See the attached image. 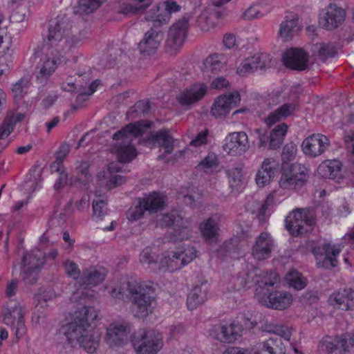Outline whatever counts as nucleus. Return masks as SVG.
<instances>
[{
    "label": "nucleus",
    "instance_id": "1",
    "mask_svg": "<svg viewBox=\"0 0 354 354\" xmlns=\"http://www.w3.org/2000/svg\"><path fill=\"white\" fill-rule=\"evenodd\" d=\"M72 21L66 14L58 15L49 21L46 45L57 53L70 50L80 41L71 33Z\"/></svg>",
    "mask_w": 354,
    "mask_h": 354
},
{
    "label": "nucleus",
    "instance_id": "2",
    "mask_svg": "<svg viewBox=\"0 0 354 354\" xmlns=\"http://www.w3.org/2000/svg\"><path fill=\"white\" fill-rule=\"evenodd\" d=\"M82 306L77 308L71 322L62 327L63 333L69 344L77 343L88 331L91 323L98 317V311L88 302H79Z\"/></svg>",
    "mask_w": 354,
    "mask_h": 354
},
{
    "label": "nucleus",
    "instance_id": "3",
    "mask_svg": "<svg viewBox=\"0 0 354 354\" xmlns=\"http://www.w3.org/2000/svg\"><path fill=\"white\" fill-rule=\"evenodd\" d=\"M127 290L132 301L134 315L138 318L147 317L151 313L154 289L151 286L131 279L127 282Z\"/></svg>",
    "mask_w": 354,
    "mask_h": 354
},
{
    "label": "nucleus",
    "instance_id": "4",
    "mask_svg": "<svg viewBox=\"0 0 354 354\" xmlns=\"http://www.w3.org/2000/svg\"><path fill=\"white\" fill-rule=\"evenodd\" d=\"M142 134V129L134 124H129L113 134V139L115 143L111 151L117 155L120 162H130L136 156V149L131 142L133 138Z\"/></svg>",
    "mask_w": 354,
    "mask_h": 354
},
{
    "label": "nucleus",
    "instance_id": "5",
    "mask_svg": "<svg viewBox=\"0 0 354 354\" xmlns=\"http://www.w3.org/2000/svg\"><path fill=\"white\" fill-rule=\"evenodd\" d=\"M107 271L104 268H91L84 270L79 281L80 288L73 292L71 299L73 302H88L90 305L95 298L93 291L86 288L87 286H95L102 283L106 276Z\"/></svg>",
    "mask_w": 354,
    "mask_h": 354
},
{
    "label": "nucleus",
    "instance_id": "6",
    "mask_svg": "<svg viewBox=\"0 0 354 354\" xmlns=\"http://www.w3.org/2000/svg\"><path fill=\"white\" fill-rule=\"evenodd\" d=\"M131 342L138 354H156L162 347L160 333L153 330L140 329L131 335Z\"/></svg>",
    "mask_w": 354,
    "mask_h": 354
},
{
    "label": "nucleus",
    "instance_id": "7",
    "mask_svg": "<svg viewBox=\"0 0 354 354\" xmlns=\"http://www.w3.org/2000/svg\"><path fill=\"white\" fill-rule=\"evenodd\" d=\"M282 174L279 181L282 189H298L308 180V170L304 165L298 162L281 165Z\"/></svg>",
    "mask_w": 354,
    "mask_h": 354
},
{
    "label": "nucleus",
    "instance_id": "8",
    "mask_svg": "<svg viewBox=\"0 0 354 354\" xmlns=\"http://www.w3.org/2000/svg\"><path fill=\"white\" fill-rule=\"evenodd\" d=\"M286 227L294 236L307 232L305 225L312 226L315 222L313 210L310 208H296L286 218Z\"/></svg>",
    "mask_w": 354,
    "mask_h": 354
},
{
    "label": "nucleus",
    "instance_id": "9",
    "mask_svg": "<svg viewBox=\"0 0 354 354\" xmlns=\"http://www.w3.org/2000/svg\"><path fill=\"white\" fill-rule=\"evenodd\" d=\"M54 50L55 51V48L48 46L46 54L40 59L35 68L36 81L39 84H46L61 63L62 53L56 51L55 54Z\"/></svg>",
    "mask_w": 354,
    "mask_h": 354
},
{
    "label": "nucleus",
    "instance_id": "10",
    "mask_svg": "<svg viewBox=\"0 0 354 354\" xmlns=\"http://www.w3.org/2000/svg\"><path fill=\"white\" fill-rule=\"evenodd\" d=\"M312 252L315 257L316 265L318 268L332 270L337 266V256L340 252L337 245L324 243L313 248Z\"/></svg>",
    "mask_w": 354,
    "mask_h": 354
},
{
    "label": "nucleus",
    "instance_id": "11",
    "mask_svg": "<svg viewBox=\"0 0 354 354\" xmlns=\"http://www.w3.org/2000/svg\"><path fill=\"white\" fill-rule=\"evenodd\" d=\"M346 12L337 3L330 2L320 13L319 24L326 30H332L344 21Z\"/></svg>",
    "mask_w": 354,
    "mask_h": 354
},
{
    "label": "nucleus",
    "instance_id": "12",
    "mask_svg": "<svg viewBox=\"0 0 354 354\" xmlns=\"http://www.w3.org/2000/svg\"><path fill=\"white\" fill-rule=\"evenodd\" d=\"M240 102L241 95L238 91L221 95L214 102L210 113L216 119L224 118Z\"/></svg>",
    "mask_w": 354,
    "mask_h": 354
},
{
    "label": "nucleus",
    "instance_id": "13",
    "mask_svg": "<svg viewBox=\"0 0 354 354\" xmlns=\"http://www.w3.org/2000/svg\"><path fill=\"white\" fill-rule=\"evenodd\" d=\"M131 325L127 322H113L107 327L105 341L111 347L122 346L128 342Z\"/></svg>",
    "mask_w": 354,
    "mask_h": 354
},
{
    "label": "nucleus",
    "instance_id": "14",
    "mask_svg": "<svg viewBox=\"0 0 354 354\" xmlns=\"http://www.w3.org/2000/svg\"><path fill=\"white\" fill-rule=\"evenodd\" d=\"M190 17L188 14L185 15L170 27L166 41L167 47L177 50L182 46L187 36Z\"/></svg>",
    "mask_w": 354,
    "mask_h": 354
},
{
    "label": "nucleus",
    "instance_id": "15",
    "mask_svg": "<svg viewBox=\"0 0 354 354\" xmlns=\"http://www.w3.org/2000/svg\"><path fill=\"white\" fill-rule=\"evenodd\" d=\"M197 251L193 246H188L183 252H171L160 260L162 267L171 270H178L190 263L196 258Z\"/></svg>",
    "mask_w": 354,
    "mask_h": 354
},
{
    "label": "nucleus",
    "instance_id": "16",
    "mask_svg": "<svg viewBox=\"0 0 354 354\" xmlns=\"http://www.w3.org/2000/svg\"><path fill=\"white\" fill-rule=\"evenodd\" d=\"M164 39V33L158 26L152 27L145 32L143 39L138 43V49L144 57L154 54Z\"/></svg>",
    "mask_w": 354,
    "mask_h": 354
},
{
    "label": "nucleus",
    "instance_id": "17",
    "mask_svg": "<svg viewBox=\"0 0 354 354\" xmlns=\"http://www.w3.org/2000/svg\"><path fill=\"white\" fill-rule=\"evenodd\" d=\"M329 139L324 135L314 133L307 137L301 144L302 151L310 157H317L328 149Z\"/></svg>",
    "mask_w": 354,
    "mask_h": 354
},
{
    "label": "nucleus",
    "instance_id": "18",
    "mask_svg": "<svg viewBox=\"0 0 354 354\" xmlns=\"http://www.w3.org/2000/svg\"><path fill=\"white\" fill-rule=\"evenodd\" d=\"M279 169V161L273 157L264 158L256 174V183L259 187L270 184Z\"/></svg>",
    "mask_w": 354,
    "mask_h": 354
},
{
    "label": "nucleus",
    "instance_id": "19",
    "mask_svg": "<svg viewBox=\"0 0 354 354\" xmlns=\"http://www.w3.org/2000/svg\"><path fill=\"white\" fill-rule=\"evenodd\" d=\"M225 142L224 149L232 156L241 155L250 147L248 135L244 131L230 133Z\"/></svg>",
    "mask_w": 354,
    "mask_h": 354
},
{
    "label": "nucleus",
    "instance_id": "20",
    "mask_svg": "<svg viewBox=\"0 0 354 354\" xmlns=\"http://www.w3.org/2000/svg\"><path fill=\"white\" fill-rule=\"evenodd\" d=\"M308 54L302 49L290 48L282 57L283 64L292 70L305 71L308 68Z\"/></svg>",
    "mask_w": 354,
    "mask_h": 354
},
{
    "label": "nucleus",
    "instance_id": "21",
    "mask_svg": "<svg viewBox=\"0 0 354 354\" xmlns=\"http://www.w3.org/2000/svg\"><path fill=\"white\" fill-rule=\"evenodd\" d=\"M16 319L17 326L15 335L17 338H19L26 333L24 313L19 304H15L14 306H8L4 310L3 321L5 324L12 326Z\"/></svg>",
    "mask_w": 354,
    "mask_h": 354
},
{
    "label": "nucleus",
    "instance_id": "22",
    "mask_svg": "<svg viewBox=\"0 0 354 354\" xmlns=\"http://www.w3.org/2000/svg\"><path fill=\"white\" fill-rule=\"evenodd\" d=\"M274 246L271 235L266 232H261L255 239L252 248V255L258 260H263L270 257Z\"/></svg>",
    "mask_w": 354,
    "mask_h": 354
},
{
    "label": "nucleus",
    "instance_id": "23",
    "mask_svg": "<svg viewBox=\"0 0 354 354\" xmlns=\"http://www.w3.org/2000/svg\"><path fill=\"white\" fill-rule=\"evenodd\" d=\"M207 93V86L203 83H196L187 87L178 96L182 106H190L200 101Z\"/></svg>",
    "mask_w": 354,
    "mask_h": 354
},
{
    "label": "nucleus",
    "instance_id": "24",
    "mask_svg": "<svg viewBox=\"0 0 354 354\" xmlns=\"http://www.w3.org/2000/svg\"><path fill=\"white\" fill-rule=\"evenodd\" d=\"M286 348L279 337L257 343L250 351V354H285Z\"/></svg>",
    "mask_w": 354,
    "mask_h": 354
},
{
    "label": "nucleus",
    "instance_id": "25",
    "mask_svg": "<svg viewBox=\"0 0 354 354\" xmlns=\"http://www.w3.org/2000/svg\"><path fill=\"white\" fill-rule=\"evenodd\" d=\"M150 140L154 146L164 149V153L158 156V160H162L166 155L173 152L174 138L169 129H160L151 135Z\"/></svg>",
    "mask_w": 354,
    "mask_h": 354
},
{
    "label": "nucleus",
    "instance_id": "26",
    "mask_svg": "<svg viewBox=\"0 0 354 354\" xmlns=\"http://www.w3.org/2000/svg\"><path fill=\"white\" fill-rule=\"evenodd\" d=\"M199 230L203 240L209 245L218 242L220 227L216 216H209L199 224Z\"/></svg>",
    "mask_w": 354,
    "mask_h": 354
},
{
    "label": "nucleus",
    "instance_id": "27",
    "mask_svg": "<svg viewBox=\"0 0 354 354\" xmlns=\"http://www.w3.org/2000/svg\"><path fill=\"white\" fill-rule=\"evenodd\" d=\"M330 300L335 302L334 304L342 310H353L354 290L351 288L339 289L330 295Z\"/></svg>",
    "mask_w": 354,
    "mask_h": 354
},
{
    "label": "nucleus",
    "instance_id": "28",
    "mask_svg": "<svg viewBox=\"0 0 354 354\" xmlns=\"http://www.w3.org/2000/svg\"><path fill=\"white\" fill-rule=\"evenodd\" d=\"M292 301V295L286 291H272L267 296L266 306L277 310L288 308Z\"/></svg>",
    "mask_w": 354,
    "mask_h": 354
},
{
    "label": "nucleus",
    "instance_id": "29",
    "mask_svg": "<svg viewBox=\"0 0 354 354\" xmlns=\"http://www.w3.org/2000/svg\"><path fill=\"white\" fill-rule=\"evenodd\" d=\"M100 334L94 330L89 329L77 342L80 347L88 353H93L99 346Z\"/></svg>",
    "mask_w": 354,
    "mask_h": 354
},
{
    "label": "nucleus",
    "instance_id": "30",
    "mask_svg": "<svg viewBox=\"0 0 354 354\" xmlns=\"http://www.w3.org/2000/svg\"><path fill=\"white\" fill-rule=\"evenodd\" d=\"M147 212L149 214L156 213L163 209L166 203V197L159 192H153L142 198Z\"/></svg>",
    "mask_w": 354,
    "mask_h": 354
},
{
    "label": "nucleus",
    "instance_id": "31",
    "mask_svg": "<svg viewBox=\"0 0 354 354\" xmlns=\"http://www.w3.org/2000/svg\"><path fill=\"white\" fill-rule=\"evenodd\" d=\"M342 166L338 160H327L318 167L317 173L323 178L335 179L340 174Z\"/></svg>",
    "mask_w": 354,
    "mask_h": 354
},
{
    "label": "nucleus",
    "instance_id": "32",
    "mask_svg": "<svg viewBox=\"0 0 354 354\" xmlns=\"http://www.w3.org/2000/svg\"><path fill=\"white\" fill-rule=\"evenodd\" d=\"M226 64V58L222 54H213L208 56L203 62V71L209 75L219 72Z\"/></svg>",
    "mask_w": 354,
    "mask_h": 354
},
{
    "label": "nucleus",
    "instance_id": "33",
    "mask_svg": "<svg viewBox=\"0 0 354 354\" xmlns=\"http://www.w3.org/2000/svg\"><path fill=\"white\" fill-rule=\"evenodd\" d=\"M187 223V221H184L183 217L176 210L162 214L156 220V225L161 227H167L171 225L184 227Z\"/></svg>",
    "mask_w": 354,
    "mask_h": 354
},
{
    "label": "nucleus",
    "instance_id": "34",
    "mask_svg": "<svg viewBox=\"0 0 354 354\" xmlns=\"http://www.w3.org/2000/svg\"><path fill=\"white\" fill-rule=\"evenodd\" d=\"M288 130V125L281 123L276 125L269 133V148L277 149L282 145Z\"/></svg>",
    "mask_w": 354,
    "mask_h": 354
},
{
    "label": "nucleus",
    "instance_id": "35",
    "mask_svg": "<svg viewBox=\"0 0 354 354\" xmlns=\"http://www.w3.org/2000/svg\"><path fill=\"white\" fill-rule=\"evenodd\" d=\"M207 299V290L203 284L196 286L189 292L187 299L188 308L193 310L201 305Z\"/></svg>",
    "mask_w": 354,
    "mask_h": 354
},
{
    "label": "nucleus",
    "instance_id": "36",
    "mask_svg": "<svg viewBox=\"0 0 354 354\" xmlns=\"http://www.w3.org/2000/svg\"><path fill=\"white\" fill-rule=\"evenodd\" d=\"M258 274H261V272L258 269L244 270L239 273L236 278L235 284L239 289L250 288L252 284L257 283L254 277Z\"/></svg>",
    "mask_w": 354,
    "mask_h": 354
},
{
    "label": "nucleus",
    "instance_id": "37",
    "mask_svg": "<svg viewBox=\"0 0 354 354\" xmlns=\"http://www.w3.org/2000/svg\"><path fill=\"white\" fill-rule=\"evenodd\" d=\"M30 86L31 80L28 76L22 77L12 85V93L16 102L23 100Z\"/></svg>",
    "mask_w": 354,
    "mask_h": 354
},
{
    "label": "nucleus",
    "instance_id": "38",
    "mask_svg": "<svg viewBox=\"0 0 354 354\" xmlns=\"http://www.w3.org/2000/svg\"><path fill=\"white\" fill-rule=\"evenodd\" d=\"M44 263V257L40 252L39 254L25 252L21 260V268L39 271Z\"/></svg>",
    "mask_w": 354,
    "mask_h": 354
},
{
    "label": "nucleus",
    "instance_id": "39",
    "mask_svg": "<svg viewBox=\"0 0 354 354\" xmlns=\"http://www.w3.org/2000/svg\"><path fill=\"white\" fill-rule=\"evenodd\" d=\"M298 30V19L293 18L282 21L280 25L279 33L283 41H287L292 38L295 33Z\"/></svg>",
    "mask_w": 354,
    "mask_h": 354
},
{
    "label": "nucleus",
    "instance_id": "40",
    "mask_svg": "<svg viewBox=\"0 0 354 354\" xmlns=\"http://www.w3.org/2000/svg\"><path fill=\"white\" fill-rule=\"evenodd\" d=\"M140 261L142 265L153 270H156L157 266L159 269L166 268V267L162 266L160 261H158V255L149 248L142 250L140 254ZM167 268H168L167 267Z\"/></svg>",
    "mask_w": 354,
    "mask_h": 354
},
{
    "label": "nucleus",
    "instance_id": "41",
    "mask_svg": "<svg viewBox=\"0 0 354 354\" xmlns=\"http://www.w3.org/2000/svg\"><path fill=\"white\" fill-rule=\"evenodd\" d=\"M315 55L322 61L333 57L336 53V48L332 43H320L314 46Z\"/></svg>",
    "mask_w": 354,
    "mask_h": 354
},
{
    "label": "nucleus",
    "instance_id": "42",
    "mask_svg": "<svg viewBox=\"0 0 354 354\" xmlns=\"http://www.w3.org/2000/svg\"><path fill=\"white\" fill-rule=\"evenodd\" d=\"M145 18L147 21L153 22V26H158L160 28V25L167 24L171 17L164 10H161L159 7H157L156 9L151 10Z\"/></svg>",
    "mask_w": 354,
    "mask_h": 354
},
{
    "label": "nucleus",
    "instance_id": "43",
    "mask_svg": "<svg viewBox=\"0 0 354 354\" xmlns=\"http://www.w3.org/2000/svg\"><path fill=\"white\" fill-rule=\"evenodd\" d=\"M257 323L252 320L251 315L241 314L233 321V326L240 330V337L244 332L252 329Z\"/></svg>",
    "mask_w": 354,
    "mask_h": 354
},
{
    "label": "nucleus",
    "instance_id": "44",
    "mask_svg": "<svg viewBox=\"0 0 354 354\" xmlns=\"http://www.w3.org/2000/svg\"><path fill=\"white\" fill-rule=\"evenodd\" d=\"M286 280L296 290L304 289L307 284V279L296 270H290L286 275Z\"/></svg>",
    "mask_w": 354,
    "mask_h": 354
},
{
    "label": "nucleus",
    "instance_id": "45",
    "mask_svg": "<svg viewBox=\"0 0 354 354\" xmlns=\"http://www.w3.org/2000/svg\"><path fill=\"white\" fill-rule=\"evenodd\" d=\"M219 160L214 153H209L198 165V167L205 173H211L218 167Z\"/></svg>",
    "mask_w": 354,
    "mask_h": 354
},
{
    "label": "nucleus",
    "instance_id": "46",
    "mask_svg": "<svg viewBox=\"0 0 354 354\" xmlns=\"http://www.w3.org/2000/svg\"><path fill=\"white\" fill-rule=\"evenodd\" d=\"M101 4V0H80L75 12L80 15H88L93 12Z\"/></svg>",
    "mask_w": 354,
    "mask_h": 354
},
{
    "label": "nucleus",
    "instance_id": "47",
    "mask_svg": "<svg viewBox=\"0 0 354 354\" xmlns=\"http://www.w3.org/2000/svg\"><path fill=\"white\" fill-rule=\"evenodd\" d=\"M90 163L87 161L77 162V180L84 185H86L92 180V176L89 172Z\"/></svg>",
    "mask_w": 354,
    "mask_h": 354
},
{
    "label": "nucleus",
    "instance_id": "48",
    "mask_svg": "<svg viewBox=\"0 0 354 354\" xmlns=\"http://www.w3.org/2000/svg\"><path fill=\"white\" fill-rule=\"evenodd\" d=\"M93 216L101 218L106 214V197L104 196H97L93 201Z\"/></svg>",
    "mask_w": 354,
    "mask_h": 354
},
{
    "label": "nucleus",
    "instance_id": "49",
    "mask_svg": "<svg viewBox=\"0 0 354 354\" xmlns=\"http://www.w3.org/2000/svg\"><path fill=\"white\" fill-rule=\"evenodd\" d=\"M297 151V145L294 142L287 143L281 153L282 165H290L289 162L295 160Z\"/></svg>",
    "mask_w": 354,
    "mask_h": 354
},
{
    "label": "nucleus",
    "instance_id": "50",
    "mask_svg": "<svg viewBox=\"0 0 354 354\" xmlns=\"http://www.w3.org/2000/svg\"><path fill=\"white\" fill-rule=\"evenodd\" d=\"M145 212H147L145 204L142 198H138V204L128 210L127 216L129 221H137L143 216Z\"/></svg>",
    "mask_w": 354,
    "mask_h": 354
},
{
    "label": "nucleus",
    "instance_id": "51",
    "mask_svg": "<svg viewBox=\"0 0 354 354\" xmlns=\"http://www.w3.org/2000/svg\"><path fill=\"white\" fill-rule=\"evenodd\" d=\"M64 270L69 277L76 280L79 283L82 274L78 266L75 262L71 260H67L64 263Z\"/></svg>",
    "mask_w": 354,
    "mask_h": 354
},
{
    "label": "nucleus",
    "instance_id": "52",
    "mask_svg": "<svg viewBox=\"0 0 354 354\" xmlns=\"http://www.w3.org/2000/svg\"><path fill=\"white\" fill-rule=\"evenodd\" d=\"M151 109L150 102L148 100H140L135 104L131 108L129 114L134 115L136 117L145 115L149 112Z\"/></svg>",
    "mask_w": 354,
    "mask_h": 354
},
{
    "label": "nucleus",
    "instance_id": "53",
    "mask_svg": "<svg viewBox=\"0 0 354 354\" xmlns=\"http://www.w3.org/2000/svg\"><path fill=\"white\" fill-rule=\"evenodd\" d=\"M226 333L225 325H215L209 330V335L213 338L221 342L228 341L232 339V335L230 337L225 336L224 333Z\"/></svg>",
    "mask_w": 354,
    "mask_h": 354
},
{
    "label": "nucleus",
    "instance_id": "54",
    "mask_svg": "<svg viewBox=\"0 0 354 354\" xmlns=\"http://www.w3.org/2000/svg\"><path fill=\"white\" fill-rule=\"evenodd\" d=\"M253 62L258 69H266L270 66L271 58L270 55L266 53L257 54L252 56Z\"/></svg>",
    "mask_w": 354,
    "mask_h": 354
},
{
    "label": "nucleus",
    "instance_id": "55",
    "mask_svg": "<svg viewBox=\"0 0 354 354\" xmlns=\"http://www.w3.org/2000/svg\"><path fill=\"white\" fill-rule=\"evenodd\" d=\"M279 281V276L274 272H270L269 274L263 275V277L259 280L257 279V284L261 288H268V287H272L274 284ZM269 290V289H268Z\"/></svg>",
    "mask_w": 354,
    "mask_h": 354
},
{
    "label": "nucleus",
    "instance_id": "56",
    "mask_svg": "<svg viewBox=\"0 0 354 354\" xmlns=\"http://www.w3.org/2000/svg\"><path fill=\"white\" fill-rule=\"evenodd\" d=\"M256 70L257 68L253 62L252 58L250 57L245 59L241 63V64L237 68L236 73L243 76Z\"/></svg>",
    "mask_w": 354,
    "mask_h": 354
},
{
    "label": "nucleus",
    "instance_id": "57",
    "mask_svg": "<svg viewBox=\"0 0 354 354\" xmlns=\"http://www.w3.org/2000/svg\"><path fill=\"white\" fill-rule=\"evenodd\" d=\"M231 187H237L242 180L241 169L238 167L232 168L227 171Z\"/></svg>",
    "mask_w": 354,
    "mask_h": 354
},
{
    "label": "nucleus",
    "instance_id": "58",
    "mask_svg": "<svg viewBox=\"0 0 354 354\" xmlns=\"http://www.w3.org/2000/svg\"><path fill=\"white\" fill-rule=\"evenodd\" d=\"M253 133L259 142V148L264 147L269 144V135L267 129L257 128L253 130Z\"/></svg>",
    "mask_w": 354,
    "mask_h": 354
},
{
    "label": "nucleus",
    "instance_id": "59",
    "mask_svg": "<svg viewBox=\"0 0 354 354\" xmlns=\"http://www.w3.org/2000/svg\"><path fill=\"white\" fill-rule=\"evenodd\" d=\"M23 280L29 284H34L37 281L38 270H32L26 268H21Z\"/></svg>",
    "mask_w": 354,
    "mask_h": 354
},
{
    "label": "nucleus",
    "instance_id": "60",
    "mask_svg": "<svg viewBox=\"0 0 354 354\" xmlns=\"http://www.w3.org/2000/svg\"><path fill=\"white\" fill-rule=\"evenodd\" d=\"M42 304H46L45 300L43 302H40L39 304H37L36 306V310L32 317L33 322L39 324H44L46 319V314L44 313V310H41V308H42Z\"/></svg>",
    "mask_w": 354,
    "mask_h": 354
},
{
    "label": "nucleus",
    "instance_id": "61",
    "mask_svg": "<svg viewBox=\"0 0 354 354\" xmlns=\"http://www.w3.org/2000/svg\"><path fill=\"white\" fill-rule=\"evenodd\" d=\"M273 333L279 336V338H283L286 340L289 341L290 339L292 333L290 329L285 326H275L272 330H270Z\"/></svg>",
    "mask_w": 354,
    "mask_h": 354
},
{
    "label": "nucleus",
    "instance_id": "62",
    "mask_svg": "<svg viewBox=\"0 0 354 354\" xmlns=\"http://www.w3.org/2000/svg\"><path fill=\"white\" fill-rule=\"evenodd\" d=\"M334 341L336 350L339 351L340 353L346 352L348 350L349 345L348 344V337L345 336V335L335 337Z\"/></svg>",
    "mask_w": 354,
    "mask_h": 354
},
{
    "label": "nucleus",
    "instance_id": "63",
    "mask_svg": "<svg viewBox=\"0 0 354 354\" xmlns=\"http://www.w3.org/2000/svg\"><path fill=\"white\" fill-rule=\"evenodd\" d=\"M259 8L257 6H250L242 15V19L244 20H252L259 18L261 16Z\"/></svg>",
    "mask_w": 354,
    "mask_h": 354
},
{
    "label": "nucleus",
    "instance_id": "64",
    "mask_svg": "<svg viewBox=\"0 0 354 354\" xmlns=\"http://www.w3.org/2000/svg\"><path fill=\"white\" fill-rule=\"evenodd\" d=\"M164 11L169 14L171 17L172 13L179 12L180 10V6L174 0H166L163 2Z\"/></svg>",
    "mask_w": 354,
    "mask_h": 354
}]
</instances>
